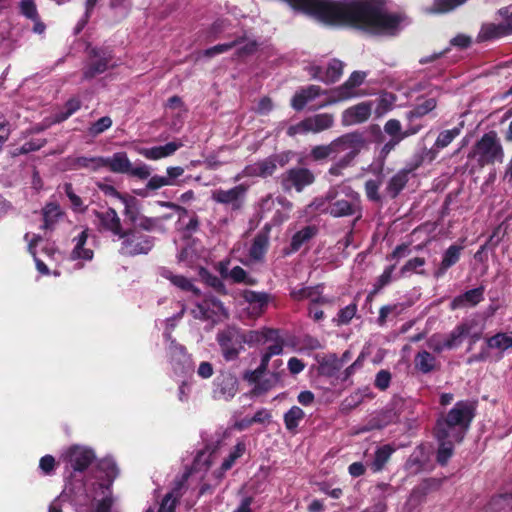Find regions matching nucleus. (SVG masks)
<instances>
[{
    "label": "nucleus",
    "instance_id": "48",
    "mask_svg": "<svg viewBox=\"0 0 512 512\" xmlns=\"http://www.w3.org/2000/svg\"><path fill=\"white\" fill-rule=\"evenodd\" d=\"M396 97L391 93H384L378 99L377 107L375 108V114L378 117L383 116L387 111H389L395 102Z\"/></svg>",
    "mask_w": 512,
    "mask_h": 512
},
{
    "label": "nucleus",
    "instance_id": "43",
    "mask_svg": "<svg viewBox=\"0 0 512 512\" xmlns=\"http://www.w3.org/2000/svg\"><path fill=\"white\" fill-rule=\"evenodd\" d=\"M268 247V237L265 234L255 236L250 247L249 255L254 260H261Z\"/></svg>",
    "mask_w": 512,
    "mask_h": 512
},
{
    "label": "nucleus",
    "instance_id": "36",
    "mask_svg": "<svg viewBox=\"0 0 512 512\" xmlns=\"http://www.w3.org/2000/svg\"><path fill=\"white\" fill-rule=\"evenodd\" d=\"M393 452L394 448H392L390 445H383L379 447L375 451L374 459L370 464L373 472L381 471L390 459Z\"/></svg>",
    "mask_w": 512,
    "mask_h": 512
},
{
    "label": "nucleus",
    "instance_id": "12",
    "mask_svg": "<svg viewBox=\"0 0 512 512\" xmlns=\"http://www.w3.org/2000/svg\"><path fill=\"white\" fill-rule=\"evenodd\" d=\"M64 458L76 471L85 470L95 458L94 452L83 446H72L64 454Z\"/></svg>",
    "mask_w": 512,
    "mask_h": 512
},
{
    "label": "nucleus",
    "instance_id": "40",
    "mask_svg": "<svg viewBox=\"0 0 512 512\" xmlns=\"http://www.w3.org/2000/svg\"><path fill=\"white\" fill-rule=\"evenodd\" d=\"M439 443L438 453H437V461L445 465L449 458L453 454V447L455 443H458L456 440L451 437H445L444 439H437Z\"/></svg>",
    "mask_w": 512,
    "mask_h": 512
},
{
    "label": "nucleus",
    "instance_id": "23",
    "mask_svg": "<svg viewBox=\"0 0 512 512\" xmlns=\"http://www.w3.org/2000/svg\"><path fill=\"white\" fill-rule=\"evenodd\" d=\"M88 239V229H84L77 237L73 238L74 248L70 254L72 260H92L94 253L91 249L85 248Z\"/></svg>",
    "mask_w": 512,
    "mask_h": 512
},
{
    "label": "nucleus",
    "instance_id": "30",
    "mask_svg": "<svg viewBox=\"0 0 512 512\" xmlns=\"http://www.w3.org/2000/svg\"><path fill=\"white\" fill-rule=\"evenodd\" d=\"M414 366L421 373L428 374L436 369L437 360L427 350H422L415 355Z\"/></svg>",
    "mask_w": 512,
    "mask_h": 512
},
{
    "label": "nucleus",
    "instance_id": "54",
    "mask_svg": "<svg viewBox=\"0 0 512 512\" xmlns=\"http://www.w3.org/2000/svg\"><path fill=\"white\" fill-rule=\"evenodd\" d=\"M241 43H242V39H237V40L229 42V43L218 44L214 47H211V48L205 50L204 55L207 57H213L215 55L225 53V52L231 50L232 48L239 46Z\"/></svg>",
    "mask_w": 512,
    "mask_h": 512
},
{
    "label": "nucleus",
    "instance_id": "24",
    "mask_svg": "<svg viewBox=\"0 0 512 512\" xmlns=\"http://www.w3.org/2000/svg\"><path fill=\"white\" fill-rule=\"evenodd\" d=\"M131 161L125 152L114 153L111 157H104V167L114 173L128 174Z\"/></svg>",
    "mask_w": 512,
    "mask_h": 512
},
{
    "label": "nucleus",
    "instance_id": "45",
    "mask_svg": "<svg viewBox=\"0 0 512 512\" xmlns=\"http://www.w3.org/2000/svg\"><path fill=\"white\" fill-rule=\"evenodd\" d=\"M436 105L437 103L434 98L426 99L422 103L417 104L412 110L407 112L406 117L409 120H412L413 118H420L434 110Z\"/></svg>",
    "mask_w": 512,
    "mask_h": 512
},
{
    "label": "nucleus",
    "instance_id": "2",
    "mask_svg": "<svg viewBox=\"0 0 512 512\" xmlns=\"http://www.w3.org/2000/svg\"><path fill=\"white\" fill-rule=\"evenodd\" d=\"M475 406L469 401H459L452 409L437 420L435 436L437 439L451 437L461 442L474 418Z\"/></svg>",
    "mask_w": 512,
    "mask_h": 512
},
{
    "label": "nucleus",
    "instance_id": "32",
    "mask_svg": "<svg viewBox=\"0 0 512 512\" xmlns=\"http://www.w3.org/2000/svg\"><path fill=\"white\" fill-rule=\"evenodd\" d=\"M62 190L69 200V207L75 213H85L88 209V205L74 190L71 183H64Z\"/></svg>",
    "mask_w": 512,
    "mask_h": 512
},
{
    "label": "nucleus",
    "instance_id": "6",
    "mask_svg": "<svg viewBox=\"0 0 512 512\" xmlns=\"http://www.w3.org/2000/svg\"><path fill=\"white\" fill-rule=\"evenodd\" d=\"M357 140L358 138L351 134L341 136L328 145H318L313 147L311 150V157L318 161L330 156H336L350 149L353 146V143Z\"/></svg>",
    "mask_w": 512,
    "mask_h": 512
},
{
    "label": "nucleus",
    "instance_id": "34",
    "mask_svg": "<svg viewBox=\"0 0 512 512\" xmlns=\"http://www.w3.org/2000/svg\"><path fill=\"white\" fill-rule=\"evenodd\" d=\"M161 275L164 278L168 279L173 285L184 291H192L195 295L200 294L199 289L196 288L188 278L182 275H176L172 271L167 269H163L161 271Z\"/></svg>",
    "mask_w": 512,
    "mask_h": 512
},
{
    "label": "nucleus",
    "instance_id": "10",
    "mask_svg": "<svg viewBox=\"0 0 512 512\" xmlns=\"http://www.w3.org/2000/svg\"><path fill=\"white\" fill-rule=\"evenodd\" d=\"M120 253L123 255L134 256L147 254L153 247V240L146 235L129 234L124 237Z\"/></svg>",
    "mask_w": 512,
    "mask_h": 512
},
{
    "label": "nucleus",
    "instance_id": "50",
    "mask_svg": "<svg viewBox=\"0 0 512 512\" xmlns=\"http://www.w3.org/2000/svg\"><path fill=\"white\" fill-rule=\"evenodd\" d=\"M122 203L125 205L124 214L133 224H136L141 215L139 214L135 198H122Z\"/></svg>",
    "mask_w": 512,
    "mask_h": 512
},
{
    "label": "nucleus",
    "instance_id": "13",
    "mask_svg": "<svg viewBox=\"0 0 512 512\" xmlns=\"http://www.w3.org/2000/svg\"><path fill=\"white\" fill-rule=\"evenodd\" d=\"M94 215L99 222V231H109L119 238H124L127 235L122 229L121 220L115 209L108 208L104 212L94 211Z\"/></svg>",
    "mask_w": 512,
    "mask_h": 512
},
{
    "label": "nucleus",
    "instance_id": "37",
    "mask_svg": "<svg viewBox=\"0 0 512 512\" xmlns=\"http://www.w3.org/2000/svg\"><path fill=\"white\" fill-rule=\"evenodd\" d=\"M317 234L315 226H306L302 230L296 232L291 240V250L298 251L302 245L308 242Z\"/></svg>",
    "mask_w": 512,
    "mask_h": 512
},
{
    "label": "nucleus",
    "instance_id": "4",
    "mask_svg": "<svg viewBox=\"0 0 512 512\" xmlns=\"http://www.w3.org/2000/svg\"><path fill=\"white\" fill-rule=\"evenodd\" d=\"M469 157L476 159L481 167L496 162L502 163L504 160V150L496 132L490 131L485 133L476 142Z\"/></svg>",
    "mask_w": 512,
    "mask_h": 512
},
{
    "label": "nucleus",
    "instance_id": "9",
    "mask_svg": "<svg viewBox=\"0 0 512 512\" xmlns=\"http://www.w3.org/2000/svg\"><path fill=\"white\" fill-rule=\"evenodd\" d=\"M238 391V379L229 372H223L214 380L213 397L217 400H230Z\"/></svg>",
    "mask_w": 512,
    "mask_h": 512
},
{
    "label": "nucleus",
    "instance_id": "28",
    "mask_svg": "<svg viewBox=\"0 0 512 512\" xmlns=\"http://www.w3.org/2000/svg\"><path fill=\"white\" fill-rule=\"evenodd\" d=\"M212 308L216 315L227 316V311L221 301L217 299L205 300L203 304H198L196 309L192 310L195 318H210L208 310Z\"/></svg>",
    "mask_w": 512,
    "mask_h": 512
},
{
    "label": "nucleus",
    "instance_id": "44",
    "mask_svg": "<svg viewBox=\"0 0 512 512\" xmlns=\"http://www.w3.org/2000/svg\"><path fill=\"white\" fill-rule=\"evenodd\" d=\"M408 181L407 172L400 171L396 173L387 185V193L390 197H396L399 192L404 188Z\"/></svg>",
    "mask_w": 512,
    "mask_h": 512
},
{
    "label": "nucleus",
    "instance_id": "59",
    "mask_svg": "<svg viewBox=\"0 0 512 512\" xmlns=\"http://www.w3.org/2000/svg\"><path fill=\"white\" fill-rule=\"evenodd\" d=\"M178 497H179L178 492L174 491V492L168 493L164 497L158 512H174L175 503H176V500ZM146 512H154V511L152 509H148Z\"/></svg>",
    "mask_w": 512,
    "mask_h": 512
},
{
    "label": "nucleus",
    "instance_id": "22",
    "mask_svg": "<svg viewBox=\"0 0 512 512\" xmlns=\"http://www.w3.org/2000/svg\"><path fill=\"white\" fill-rule=\"evenodd\" d=\"M165 338L167 342H169L168 353L171 357V361L177 365V367H175V370L184 369L185 365L188 364L189 362V357L186 353V349L182 345L176 343V341L171 338L170 333H165Z\"/></svg>",
    "mask_w": 512,
    "mask_h": 512
},
{
    "label": "nucleus",
    "instance_id": "7",
    "mask_svg": "<svg viewBox=\"0 0 512 512\" xmlns=\"http://www.w3.org/2000/svg\"><path fill=\"white\" fill-rule=\"evenodd\" d=\"M315 180L313 173L306 168H293L285 172L281 177V184L285 191L295 189L301 192L306 186Z\"/></svg>",
    "mask_w": 512,
    "mask_h": 512
},
{
    "label": "nucleus",
    "instance_id": "58",
    "mask_svg": "<svg viewBox=\"0 0 512 512\" xmlns=\"http://www.w3.org/2000/svg\"><path fill=\"white\" fill-rule=\"evenodd\" d=\"M229 277L236 283L255 284V280L248 277L246 271L240 266L232 268Z\"/></svg>",
    "mask_w": 512,
    "mask_h": 512
},
{
    "label": "nucleus",
    "instance_id": "17",
    "mask_svg": "<svg viewBox=\"0 0 512 512\" xmlns=\"http://www.w3.org/2000/svg\"><path fill=\"white\" fill-rule=\"evenodd\" d=\"M242 296L248 303L247 309L252 317H259L264 312L270 299L268 293L252 290H244Z\"/></svg>",
    "mask_w": 512,
    "mask_h": 512
},
{
    "label": "nucleus",
    "instance_id": "47",
    "mask_svg": "<svg viewBox=\"0 0 512 512\" xmlns=\"http://www.w3.org/2000/svg\"><path fill=\"white\" fill-rule=\"evenodd\" d=\"M112 123V119L109 116L101 117L90 125L88 128V134L91 137H96L111 128Z\"/></svg>",
    "mask_w": 512,
    "mask_h": 512
},
{
    "label": "nucleus",
    "instance_id": "61",
    "mask_svg": "<svg viewBox=\"0 0 512 512\" xmlns=\"http://www.w3.org/2000/svg\"><path fill=\"white\" fill-rule=\"evenodd\" d=\"M357 311V306L355 304H350L346 306L345 308L341 309L337 316V324L338 325H344L348 324L353 317L355 316Z\"/></svg>",
    "mask_w": 512,
    "mask_h": 512
},
{
    "label": "nucleus",
    "instance_id": "21",
    "mask_svg": "<svg viewBox=\"0 0 512 512\" xmlns=\"http://www.w3.org/2000/svg\"><path fill=\"white\" fill-rule=\"evenodd\" d=\"M472 321H465L457 325L449 334L444 335L446 339L447 349H454L459 347L463 340L470 335V330L473 328Z\"/></svg>",
    "mask_w": 512,
    "mask_h": 512
},
{
    "label": "nucleus",
    "instance_id": "27",
    "mask_svg": "<svg viewBox=\"0 0 512 512\" xmlns=\"http://www.w3.org/2000/svg\"><path fill=\"white\" fill-rule=\"evenodd\" d=\"M483 291V288H475L455 297L451 302V309L477 305L483 299Z\"/></svg>",
    "mask_w": 512,
    "mask_h": 512
},
{
    "label": "nucleus",
    "instance_id": "8",
    "mask_svg": "<svg viewBox=\"0 0 512 512\" xmlns=\"http://www.w3.org/2000/svg\"><path fill=\"white\" fill-rule=\"evenodd\" d=\"M247 187L243 184L232 187L231 189H215L211 193V199L219 204L229 205L233 210L242 207Z\"/></svg>",
    "mask_w": 512,
    "mask_h": 512
},
{
    "label": "nucleus",
    "instance_id": "51",
    "mask_svg": "<svg viewBox=\"0 0 512 512\" xmlns=\"http://www.w3.org/2000/svg\"><path fill=\"white\" fill-rule=\"evenodd\" d=\"M344 367V360H339L335 355H330L326 358V360L321 364V369L323 373L333 375L340 369Z\"/></svg>",
    "mask_w": 512,
    "mask_h": 512
},
{
    "label": "nucleus",
    "instance_id": "60",
    "mask_svg": "<svg viewBox=\"0 0 512 512\" xmlns=\"http://www.w3.org/2000/svg\"><path fill=\"white\" fill-rule=\"evenodd\" d=\"M329 200L327 199V194L325 197H319L314 199L304 210V214H310L314 211H320V212H328L329 209Z\"/></svg>",
    "mask_w": 512,
    "mask_h": 512
},
{
    "label": "nucleus",
    "instance_id": "64",
    "mask_svg": "<svg viewBox=\"0 0 512 512\" xmlns=\"http://www.w3.org/2000/svg\"><path fill=\"white\" fill-rule=\"evenodd\" d=\"M372 493L379 500L384 501L386 497L395 493V489L388 483L380 482L374 486Z\"/></svg>",
    "mask_w": 512,
    "mask_h": 512
},
{
    "label": "nucleus",
    "instance_id": "11",
    "mask_svg": "<svg viewBox=\"0 0 512 512\" xmlns=\"http://www.w3.org/2000/svg\"><path fill=\"white\" fill-rule=\"evenodd\" d=\"M277 169V157L272 156L260 160L253 164L247 165L240 174L235 177V181H239L244 177H261L266 178L274 174Z\"/></svg>",
    "mask_w": 512,
    "mask_h": 512
},
{
    "label": "nucleus",
    "instance_id": "55",
    "mask_svg": "<svg viewBox=\"0 0 512 512\" xmlns=\"http://www.w3.org/2000/svg\"><path fill=\"white\" fill-rule=\"evenodd\" d=\"M244 451L245 445L243 443H238L234 447L233 451L228 455V457L224 459L221 468L224 471L229 470L233 466L235 461L243 455Z\"/></svg>",
    "mask_w": 512,
    "mask_h": 512
},
{
    "label": "nucleus",
    "instance_id": "1",
    "mask_svg": "<svg viewBox=\"0 0 512 512\" xmlns=\"http://www.w3.org/2000/svg\"><path fill=\"white\" fill-rule=\"evenodd\" d=\"M324 25L349 24L374 34H394L402 21L384 12L375 0H286Z\"/></svg>",
    "mask_w": 512,
    "mask_h": 512
},
{
    "label": "nucleus",
    "instance_id": "29",
    "mask_svg": "<svg viewBox=\"0 0 512 512\" xmlns=\"http://www.w3.org/2000/svg\"><path fill=\"white\" fill-rule=\"evenodd\" d=\"M291 296L295 300H310L312 303H328V300L321 295L320 287H302L293 289Z\"/></svg>",
    "mask_w": 512,
    "mask_h": 512
},
{
    "label": "nucleus",
    "instance_id": "38",
    "mask_svg": "<svg viewBox=\"0 0 512 512\" xmlns=\"http://www.w3.org/2000/svg\"><path fill=\"white\" fill-rule=\"evenodd\" d=\"M487 346L503 353L512 348V333H498L487 339Z\"/></svg>",
    "mask_w": 512,
    "mask_h": 512
},
{
    "label": "nucleus",
    "instance_id": "39",
    "mask_svg": "<svg viewBox=\"0 0 512 512\" xmlns=\"http://www.w3.org/2000/svg\"><path fill=\"white\" fill-rule=\"evenodd\" d=\"M467 0H435L433 5L426 9L427 13H447L464 4Z\"/></svg>",
    "mask_w": 512,
    "mask_h": 512
},
{
    "label": "nucleus",
    "instance_id": "57",
    "mask_svg": "<svg viewBox=\"0 0 512 512\" xmlns=\"http://www.w3.org/2000/svg\"><path fill=\"white\" fill-rule=\"evenodd\" d=\"M384 131L386 134L391 136V138H399L401 137V140H404L403 130L402 126L399 120L397 119H390L388 120L384 125Z\"/></svg>",
    "mask_w": 512,
    "mask_h": 512
},
{
    "label": "nucleus",
    "instance_id": "3",
    "mask_svg": "<svg viewBox=\"0 0 512 512\" xmlns=\"http://www.w3.org/2000/svg\"><path fill=\"white\" fill-rule=\"evenodd\" d=\"M329 200L328 213L333 217H361V197L351 186L340 184L331 187L327 192Z\"/></svg>",
    "mask_w": 512,
    "mask_h": 512
},
{
    "label": "nucleus",
    "instance_id": "52",
    "mask_svg": "<svg viewBox=\"0 0 512 512\" xmlns=\"http://www.w3.org/2000/svg\"><path fill=\"white\" fill-rule=\"evenodd\" d=\"M280 375L281 372H272L269 378L259 381V383L255 385L254 393L261 394L270 390L280 381Z\"/></svg>",
    "mask_w": 512,
    "mask_h": 512
},
{
    "label": "nucleus",
    "instance_id": "35",
    "mask_svg": "<svg viewBox=\"0 0 512 512\" xmlns=\"http://www.w3.org/2000/svg\"><path fill=\"white\" fill-rule=\"evenodd\" d=\"M359 149H360V141L358 139L356 142L353 143V146L350 149H348L346 152H344L345 153L344 157L341 158L336 165L332 166L329 169V174L334 175V176H340L341 170L349 165V163L352 161V159H354V157L358 154Z\"/></svg>",
    "mask_w": 512,
    "mask_h": 512
},
{
    "label": "nucleus",
    "instance_id": "26",
    "mask_svg": "<svg viewBox=\"0 0 512 512\" xmlns=\"http://www.w3.org/2000/svg\"><path fill=\"white\" fill-rule=\"evenodd\" d=\"M463 128V123H460L458 126L452 129L442 130L431 149V153L434 155L437 154L440 150L448 147L461 133Z\"/></svg>",
    "mask_w": 512,
    "mask_h": 512
},
{
    "label": "nucleus",
    "instance_id": "19",
    "mask_svg": "<svg viewBox=\"0 0 512 512\" xmlns=\"http://www.w3.org/2000/svg\"><path fill=\"white\" fill-rule=\"evenodd\" d=\"M328 93L329 92L323 91L317 85H310L295 93L292 98L291 105L295 110L300 111L305 107L306 104L312 102L322 95L327 96Z\"/></svg>",
    "mask_w": 512,
    "mask_h": 512
},
{
    "label": "nucleus",
    "instance_id": "62",
    "mask_svg": "<svg viewBox=\"0 0 512 512\" xmlns=\"http://www.w3.org/2000/svg\"><path fill=\"white\" fill-rule=\"evenodd\" d=\"M267 368H268V366L266 364H264L263 362H261L260 365L255 370L246 371L243 378L247 382L256 385L257 383H259L260 378L267 371Z\"/></svg>",
    "mask_w": 512,
    "mask_h": 512
},
{
    "label": "nucleus",
    "instance_id": "56",
    "mask_svg": "<svg viewBox=\"0 0 512 512\" xmlns=\"http://www.w3.org/2000/svg\"><path fill=\"white\" fill-rule=\"evenodd\" d=\"M446 345H447V343H446L445 336L442 334H433L427 340L428 348L438 354H440L441 352H443L444 350L447 349Z\"/></svg>",
    "mask_w": 512,
    "mask_h": 512
},
{
    "label": "nucleus",
    "instance_id": "20",
    "mask_svg": "<svg viewBox=\"0 0 512 512\" xmlns=\"http://www.w3.org/2000/svg\"><path fill=\"white\" fill-rule=\"evenodd\" d=\"M182 146L183 143L181 141H172L163 146L141 148L138 150V152L149 160H159L161 158L173 155Z\"/></svg>",
    "mask_w": 512,
    "mask_h": 512
},
{
    "label": "nucleus",
    "instance_id": "5",
    "mask_svg": "<svg viewBox=\"0 0 512 512\" xmlns=\"http://www.w3.org/2000/svg\"><path fill=\"white\" fill-rule=\"evenodd\" d=\"M217 340L227 361L236 359L243 349L242 331L236 327H227L219 332Z\"/></svg>",
    "mask_w": 512,
    "mask_h": 512
},
{
    "label": "nucleus",
    "instance_id": "63",
    "mask_svg": "<svg viewBox=\"0 0 512 512\" xmlns=\"http://www.w3.org/2000/svg\"><path fill=\"white\" fill-rule=\"evenodd\" d=\"M492 505L496 509L512 512V492L499 495L493 499Z\"/></svg>",
    "mask_w": 512,
    "mask_h": 512
},
{
    "label": "nucleus",
    "instance_id": "14",
    "mask_svg": "<svg viewBox=\"0 0 512 512\" xmlns=\"http://www.w3.org/2000/svg\"><path fill=\"white\" fill-rule=\"evenodd\" d=\"M343 67V62L333 59L325 68L321 66L311 67L309 73L312 78L318 79L326 84H331L339 80L343 73Z\"/></svg>",
    "mask_w": 512,
    "mask_h": 512
},
{
    "label": "nucleus",
    "instance_id": "33",
    "mask_svg": "<svg viewBox=\"0 0 512 512\" xmlns=\"http://www.w3.org/2000/svg\"><path fill=\"white\" fill-rule=\"evenodd\" d=\"M462 251L461 246L451 245L444 253L439 269L435 272L436 277L444 275L448 268L456 264Z\"/></svg>",
    "mask_w": 512,
    "mask_h": 512
},
{
    "label": "nucleus",
    "instance_id": "18",
    "mask_svg": "<svg viewBox=\"0 0 512 512\" xmlns=\"http://www.w3.org/2000/svg\"><path fill=\"white\" fill-rule=\"evenodd\" d=\"M508 35H512V23H485L481 26V29L477 36V40L482 42L502 38Z\"/></svg>",
    "mask_w": 512,
    "mask_h": 512
},
{
    "label": "nucleus",
    "instance_id": "25",
    "mask_svg": "<svg viewBox=\"0 0 512 512\" xmlns=\"http://www.w3.org/2000/svg\"><path fill=\"white\" fill-rule=\"evenodd\" d=\"M305 122L308 133H319L333 126L334 117L332 114L322 113L306 118Z\"/></svg>",
    "mask_w": 512,
    "mask_h": 512
},
{
    "label": "nucleus",
    "instance_id": "16",
    "mask_svg": "<svg viewBox=\"0 0 512 512\" xmlns=\"http://www.w3.org/2000/svg\"><path fill=\"white\" fill-rule=\"evenodd\" d=\"M358 91L354 86L350 84V82L347 80L344 84L341 86L329 91L327 94V98H325L323 101H321L315 109L323 108L328 105H332L341 101L348 100L350 98L357 97Z\"/></svg>",
    "mask_w": 512,
    "mask_h": 512
},
{
    "label": "nucleus",
    "instance_id": "53",
    "mask_svg": "<svg viewBox=\"0 0 512 512\" xmlns=\"http://www.w3.org/2000/svg\"><path fill=\"white\" fill-rule=\"evenodd\" d=\"M272 341H274V343L267 348L261 358V362L267 366L272 356L280 355L283 352V344L278 340V334Z\"/></svg>",
    "mask_w": 512,
    "mask_h": 512
},
{
    "label": "nucleus",
    "instance_id": "42",
    "mask_svg": "<svg viewBox=\"0 0 512 512\" xmlns=\"http://www.w3.org/2000/svg\"><path fill=\"white\" fill-rule=\"evenodd\" d=\"M305 416L304 411L298 407L293 406L291 407L285 414H284V423L287 430L294 432L296 428L298 427L301 420H303Z\"/></svg>",
    "mask_w": 512,
    "mask_h": 512
},
{
    "label": "nucleus",
    "instance_id": "49",
    "mask_svg": "<svg viewBox=\"0 0 512 512\" xmlns=\"http://www.w3.org/2000/svg\"><path fill=\"white\" fill-rule=\"evenodd\" d=\"M80 107L81 101L78 98L69 99L64 106V110L56 115V121L62 122L68 119L72 114L78 111Z\"/></svg>",
    "mask_w": 512,
    "mask_h": 512
},
{
    "label": "nucleus",
    "instance_id": "41",
    "mask_svg": "<svg viewBox=\"0 0 512 512\" xmlns=\"http://www.w3.org/2000/svg\"><path fill=\"white\" fill-rule=\"evenodd\" d=\"M73 166L76 169L86 168L92 171H97L101 168H104V157H77L73 161Z\"/></svg>",
    "mask_w": 512,
    "mask_h": 512
},
{
    "label": "nucleus",
    "instance_id": "46",
    "mask_svg": "<svg viewBox=\"0 0 512 512\" xmlns=\"http://www.w3.org/2000/svg\"><path fill=\"white\" fill-rule=\"evenodd\" d=\"M108 57H97L83 72L85 79H91L105 72L108 68Z\"/></svg>",
    "mask_w": 512,
    "mask_h": 512
},
{
    "label": "nucleus",
    "instance_id": "31",
    "mask_svg": "<svg viewBox=\"0 0 512 512\" xmlns=\"http://www.w3.org/2000/svg\"><path fill=\"white\" fill-rule=\"evenodd\" d=\"M277 335V331L273 329H263L261 331H248L242 332L243 345L249 344L254 345L258 343H266L269 340H273Z\"/></svg>",
    "mask_w": 512,
    "mask_h": 512
},
{
    "label": "nucleus",
    "instance_id": "15",
    "mask_svg": "<svg viewBox=\"0 0 512 512\" xmlns=\"http://www.w3.org/2000/svg\"><path fill=\"white\" fill-rule=\"evenodd\" d=\"M372 112L371 102H362L346 109L342 114L344 125L350 126L363 123L368 120Z\"/></svg>",
    "mask_w": 512,
    "mask_h": 512
}]
</instances>
